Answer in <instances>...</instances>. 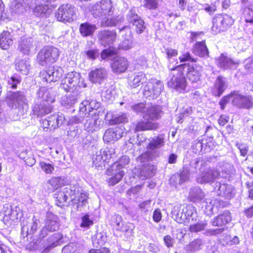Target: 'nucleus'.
I'll use <instances>...</instances> for the list:
<instances>
[{
  "label": "nucleus",
  "instance_id": "obj_1",
  "mask_svg": "<svg viewBox=\"0 0 253 253\" xmlns=\"http://www.w3.org/2000/svg\"><path fill=\"white\" fill-rule=\"evenodd\" d=\"M53 197L55 204L57 207L61 209L70 207L76 211H80L87 204L88 195L79 189H72L66 187L56 191Z\"/></svg>",
  "mask_w": 253,
  "mask_h": 253
},
{
  "label": "nucleus",
  "instance_id": "obj_2",
  "mask_svg": "<svg viewBox=\"0 0 253 253\" xmlns=\"http://www.w3.org/2000/svg\"><path fill=\"white\" fill-rule=\"evenodd\" d=\"M186 65L185 63L181 64L169 69L171 71V78L167 83L169 88L180 93L185 91L187 86V82L184 73Z\"/></svg>",
  "mask_w": 253,
  "mask_h": 253
},
{
  "label": "nucleus",
  "instance_id": "obj_3",
  "mask_svg": "<svg viewBox=\"0 0 253 253\" xmlns=\"http://www.w3.org/2000/svg\"><path fill=\"white\" fill-rule=\"evenodd\" d=\"M231 102L239 109L249 110L253 108V98L251 95H243L234 90L222 98V109L223 105Z\"/></svg>",
  "mask_w": 253,
  "mask_h": 253
},
{
  "label": "nucleus",
  "instance_id": "obj_4",
  "mask_svg": "<svg viewBox=\"0 0 253 253\" xmlns=\"http://www.w3.org/2000/svg\"><path fill=\"white\" fill-rule=\"evenodd\" d=\"M59 49L53 46L47 45L43 47L38 52L37 61L39 64L44 66L56 62L59 56Z\"/></svg>",
  "mask_w": 253,
  "mask_h": 253
},
{
  "label": "nucleus",
  "instance_id": "obj_5",
  "mask_svg": "<svg viewBox=\"0 0 253 253\" xmlns=\"http://www.w3.org/2000/svg\"><path fill=\"white\" fill-rule=\"evenodd\" d=\"M41 102L36 104L33 107V112L38 117H42L51 113L53 110L52 104L54 99L47 90L42 91Z\"/></svg>",
  "mask_w": 253,
  "mask_h": 253
},
{
  "label": "nucleus",
  "instance_id": "obj_6",
  "mask_svg": "<svg viewBox=\"0 0 253 253\" xmlns=\"http://www.w3.org/2000/svg\"><path fill=\"white\" fill-rule=\"evenodd\" d=\"M123 168L124 165L118 161L114 162L106 169L105 173L109 176L106 180L109 186H113L122 180L125 175L122 169Z\"/></svg>",
  "mask_w": 253,
  "mask_h": 253
},
{
  "label": "nucleus",
  "instance_id": "obj_7",
  "mask_svg": "<svg viewBox=\"0 0 253 253\" xmlns=\"http://www.w3.org/2000/svg\"><path fill=\"white\" fill-rule=\"evenodd\" d=\"M76 8L69 3L61 4L54 13L57 21L64 23L74 21L76 16Z\"/></svg>",
  "mask_w": 253,
  "mask_h": 253
},
{
  "label": "nucleus",
  "instance_id": "obj_8",
  "mask_svg": "<svg viewBox=\"0 0 253 253\" xmlns=\"http://www.w3.org/2000/svg\"><path fill=\"white\" fill-rule=\"evenodd\" d=\"M81 75L76 72L68 73L62 80L61 87L66 91L68 92L79 86L80 82Z\"/></svg>",
  "mask_w": 253,
  "mask_h": 253
},
{
  "label": "nucleus",
  "instance_id": "obj_9",
  "mask_svg": "<svg viewBox=\"0 0 253 253\" xmlns=\"http://www.w3.org/2000/svg\"><path fill=\"white\" fill-rule=\"evenodd\" d=\"M58 217L51 213H49L45 220V225L42 229L39 234L40 238L45 237L48 232H52L57 230L59 224L58 222Z\"/></svg>",
  "mask_w": 253,
  "mask_h": 253
},
{
  "label": "nucleus",
  "instance_id": "obj_10",
  "mask_svg": "<svg viewBox=\"0 0 253 253\" xmlns=\"http://www.w3.org/2000/svg\"><path fill=\"white\" fill-rule=\"evenodd\" d=\"M99 107L100 104L95 100H86L82 103V106L80 107V111L84 113V115L86 117L97 118L99 115L98 109Z\"/></svg>",
  "mask_w": 253,
  "mask_h": 253
},
{
  "label": "nucleus",
  "instance_id": "obj_11",
  "mask_svg": "<svg viewBox=\"0 0 253 253\" xmlns=\"http://www.w3.org/2000/svg\"><path fill=\"white\" fill-rule=\"evenodd\" d=\"M113 8L111 0H101L96 2L92 7L93 14L97 16L109 15Z\"/></svg>",
  "mask_w": 253,
  "mask_h": 253
},
{
  "label": "nucleus",
  "instance_id": "obj_12",
  "mask_svg": "<svg viewBox=\"0 0 253 253\" xmlns=\"http://www.w3.org/2000/svg\"><path fill=\"white\" fill-rule=\"evenodd\" d=\"M129 65V62L126 58L117 57L113 59L110 67L113 73L121 74L127 71Z\"/></svg>",
  "mask_w": 253,
  "mask_h": 253
},
{
  "label": "nucleus",
  "instance_id": "obj_13",
  "mask_svg": "<svg viewBox=\"0 0 253 253\" xmlns=\"http://www.w3.org/2000/svg\"><path fill=\"white\" fill-rule=\"evenodd\" d=\"M64 118L62 116L53 114L42 122L43 129H54L63 124Z\"/></svg>",
  "mask_w": 253,
  "mask_h": 253
},
{
  "label": "nucleus",
  "instance_id": "obj_14",
  "mask_svg": "<svg viewBox=\"0 0 253 253\" xmlns=\"http://www.w3.org/2000/svg\"><path fill=\"white\" fill-rule=\"evenodd\" d=\"M130 23L134 27V30L137 34H141L146 29L144 21L137 14L133 13L130 17Z\"/></svg>",
  "mask_w": 253,
  "mask_h": 253
},
{
  "label": "nucleus",
  "instance_id": "obj_15",
  "mask_svg": "<svg viewBox=\"0 0 253 253\" xmlns=\"http://www.w3.org/2000/svg\"><path fill=\"white\" fill-rule=\"evenodd\" d=\"M88 77L91 82L100 84L107 78V75L104 68H99L91 70L89 73Z\"/></svg>",
  "mask_w": 253,
  "mask_h": 253
},
{
  "label": "nucleus",
  "instance_id": "obj_16",
  "mask_svg": "<svg viewBox=\"0 0 253 253\" xmlns=\"http://www.w3.org/2000/svg\"><path fill=\"white\" fill-rule=\"evenodd\" d=\"M97 37L100 41L109 45L116 40L117 33L115 30H103L98 33Z\"/></svg>",
  "mask_w": 253,
  "mask_h": 253
},
{
  "label": "nucleus",
  "instance_id": "obj_17",
  "mask_svg": "<svg viewBox=\"0 0 253 253\" xmlns=\"http://www.w3.org/2000/svg\"><path fill=\"white\" fill-rule=\"evenodd\" d=\"M13 38L8 30H3L0 33V47L3 50H8L12 46Z\"/></svg>",
  "mask_w": 253,
  "mask_h": 253
},
{
  "label": "nucleus",
  "instance_id": "obj_18",
  "mask_svg": "<svg viewBox=\"0 0 253 253\" xmlns=\"http://www.w3.org/2000/svg\"><path fill=\"white\" fill-rule=\"evenodd\" d=\"M158 126L159 125L157 123L140 120L136 123L134 128V132L156 130L158 128Z\"/></svg>",
  "mask_w": 253,
  "mask_h": 253
},
{
  "label": "nucleus",
  "instance_id": "obj_19",
  "mask_svg": "<svg viewBox=\"0 0 253 253\" xmlns=\"http://www.w3.org/2000/svg\"><path fill=\"white\" fill-rule=\"evenodd\" d=\"M111 158L112 157L110 154H108L107 152L104 151L102 154L96 156L93 161V164L96 168L102 169L108 165Z\"/></svg>",
  "mask_w": 253,
  "mask_h": 253
},
{
  "label": "nucleus",
  "instance_id": "obj_20",
  "mask_svg": "<svg viewBox=\"0 0 253 253\" xmlns=\"http://www.w3.org/2000/svg\"><path fill=\"white\" fill-rule=\"evenodd\" d=\"M95 25L88 22L81 23L79 26V32L83 37H92L96 30Z\"/></svg>",
  "mask_w": 253,
  "mask_h": 253
},
{
  "label": "nucleus",
  "instance_id": "obj_21",
  "mask_svg": "<svg viewBox=\"0 0 253 253\" xmlns=\"http://www.w3.org/2000/svg\"><path fill=\"white\" fill-rule=\"evenodd\" d=\"M192 52L200 57H208L209 55L205 41L196 42L193 46Z\"/></svg>",
  "mask_w": 253,
  "mask_h": 253
},
{
  "label": "nucleus",
  "instance_id": "obj_22",
  "mask_svg": "<svg viewBox=\"0 0 253 253\" xmlns=\"http://www.w3.org/2000/svg\"><path fill=\"white\" fill-rule=\"evenodd\" d=\"M47 183L48 189L52 192H54L66 185L64 178L61 176H53L47 181Z\"/></svg>",
  "mask_w": 253,
  "mask_h": 253
},
{
  "label": "nucleus",
  "instance_id": "obj_23",
  "mask_svg": "<svg viewBox=\"0 0 253 253\" xmlns=\"http://www.w3.org/2000/svg\"><path fill=\"white\" fill-rule=\"evenodd\" d=\"M55 7L56 5L51 4L49 6L48 3L37 5L33 9V13L36 16L38 17L46 16L50 14L51 8Z\"/></svg>",
  "mask_w": 253,
  "mask_h": 253
},
{
  "label": "nucleus",
  "instance_id": "obj_24",
  "mask_svg": "<svg viewBox=\"0 0 253 253\" xmlns=\"http://www.w3.org/2000/svg\"><path fill=\"white\" fill-rule=\"evenodd\" d=\"M165 145V138L163 135H160L152 138L147 145V149L151 151L159 149Z\"/></svg>",
  "mask_w": 253,
  "mask_h": 253
},
{
  "label": "nucleus",
  "instance_id": "obj_25",
  "mask_svg": "<svg viewBox=\"0 0 253 253\" xmlns=\"http://www.w3.org/2000/svg\"><path fill=\"white\" fill-rule=\"evenodd\" d=\"M107 241V235L106 232H97L92 239V244L96 248L104 245Z\"/></svg>",
  "mask_w": 253,
  "mask_h": 253
},
{
  "label": "nucleus",
  "instance_id": "obj_26",
  "mask_svg": "<svg viewBox=\"0 0 253 253\" xmlns=\"http://www.w3.org/2000/svg\"><path fill=\"white\" fill-rule=\"evenodd\" d=\"M189 68L187 72V77L189 81L192 83H197L200 80L201 76L199 71L196 69L194 66H190L189 64H187Z\"/></svg>",
  "mask_w": 253,
  "mask_h": 253
},
{
  "label": "nucleus",
  "instance_id": "obj_27",
  "mask_svg": "<svg viewBox=\"0 0 253 253\" xmlns=\"http://www.w3.org/2000/svg\"><path fill=\"white\" fill-rule=\"evenodd\" d=\"M30 64L24 59H21L15 63V68L17 72L23 75H27L30 70Z\"/></svg>",
  "mask_w": 253,
  "mask_h": 253
},
{
  "label": "nucleus",
  "instance_id": "obj_28",
  "mask_svg": "<svg viewBox=\"0 0 253 253\" xmlns=\"http://www.w3.org/2000/svg\"><path fill=\"white\" fill-rule=\"evenodd\" d=\"M146 82L147 78L145 75L143 73L139 72L131 81L130 86L132 88H135Z\"/></svg>",
  "mask_w": 253,
  "mask_h": 253
},
{
  "label": "nucleus",
  "instance_id": "obj_29",
  "mask_svg": "<svg viewBox=\"0 0 253 253\" xmlns=\"http://www.w3.org/2000/svg\"><path fill=\"white\" fill-rule=\"evenodd\" d=\"M10 8L12 12L19 14L25 10L26 6L23 0H14L11 2Z\"/></svg>",
  "mask_w": 253,
  "mask_h": 253
},
{
  "label": "nucleus",
  "instance_id": "obj_30",
  "mask_svg": "<svg viewBox=\"0 0 253 253\" xmlns=\"http://www.w3.org/2000/svg\"><path fill=\"white\" fill-rule=\"evenodd\" d=\"M161 110L157 106H152L147 109L146 115L150 120H157L160 118Z\"/></svg>",
  "mask_w": 253,
  "mask_h": 253
},
{
  "label": "nucleus",
  "instance_id": "obj_31",
  "mask_svg": "<svg viewBox=\"0 0 253 253\" xmlns=\"http://www.w3.org/2000/svg\"><path fill=\"white\" fill-rule=\"evenodd\" d=\"M112 225L116 227L117 230L125 231L126 229L123 227L122 217L119 214L113 216L112 219Z\"/></svg>",
  "mask_w": 253,
  "mask_h": 253
},
{
  "label": "nucleus",
  "instance_id": "obj_32",
  "mask_svg": "<svg viewBox=\"0 0 253 253\" xmlns=\"http://www.w3.org/2000/svg\"><path fill=\"white\" fill-rule=\"evenodd\" d=\"M223 246H233L238 244L240 242L239 239L237 236L232 237L231 235H226L223 238Z\"/></svg>",
  "mask_w": 253,
  "mask_h": 253
},
{
  "label": "nucleus",
  "instance_id": "obj_33",
  "mask_svg": "<svg viewBox=\"0 0 253 253\" xmlns=\"http://www.w3.org/2000/svg\"><path fill=\"white\" fill-rule=\"evenodd\" d=\"M193 210L191 207H186V211L184 212L185 215L187 216L186 219L180 223H183L185 225H188L190 222L196 221V218L192 217L193 214Z\"/></svg>",
  "mask_w": 253,
  "mask_h": 253
},
{
  "label": "nucleus",
  "instance_id": "obj_34",
  "mask_svg": "<svg viewBox=\"0 0 253 253\" xmlns=\"http://www.w3.org/2000/svg\"><path fill=\"white\" fill-rule=\"evenodd\" d=\"M103 139L107 142L115 141L117 139V134L113 128H108L104 134Z\"/></svg>",
  "mask_w": 253,
  "mask_h": 253
},
{
  "label": "nucleus",
  "instance_id": "obj_35",
  "mask_svg": "<svg viewBox=\"0 0 253 253\" xmlns=\"http://www.w3.org/2000/svg\"><path fill=\"white\" fill-rule=\"evenodd\" d=\"M118 53L117 50L113 46H109L108 48L102 50L100 53L101 58L102 59L117 55Z\"/></svg>",
  "mask_w": 253,
  "mask_h": 253
},
{
  "label": "nucleus",
  "instance_id": "obj_36",
  "mask_svg": "<svg viewBox=\"0 0 253 253\" xmlns=\"http://www.w3.org/2000/svg\"><path fill=\"white\" fill-rule=\"evenodd\" d=\"M207 223L205 222H198L190 225L189 230L191 232H198L205 229Z\"/></svg>",
  "mask_w": 253,
  "mask_h": 253
},
{
  "label": "nucleus",
  "instance_id": "obj_37",
  "mask_svg": "<svg viewBox=\"0 0 253 253\" xmlns=\"http://www.w3.org/2000/svg\"><path fill=\"white\" fill-rule=\"evenodd\" d=\"M128 122L127 117L125 115L118 116L114 118L110 119L109 123L110 125H116L120 124H125Z\"/></svg>",
  "mask_w": 253,
  "mask_h": 253
},
{
  "label": "nucleus",
  "instance_id": "obj_38",
  "mask_svg": "<svg viewBox=\"0 0 253 253\" xmlns=\"http://www.w3.org/2000/svg\"><path fill=\"white\" fill-rule=\"evenodd\" d=\"M156 167L154 165L149 164L142 165V171L150 176L154 175L156 174Z\"/></svg>",
  "mask_w": 253,
  "mask_h": 253
},
{
  "label": "nucleus",
  "instance_id": "obj_39",
  "mask_svg": "<svg viewBox=\"0 0 253 253\" xmlns=\"http://www.w3.org/2000/svg\"><path fill=\"white\" fill-rule=\"evenodd\" d=\"M10 94L7 96V99L11 102L21 101L23 97V94L20 91H10Z\"/></svg>",
  "mask_w": 253,
  "mask_h": 253
},
{
  "label": "nucleus",
  "instance_id": "obj_40",
  "mask_svg": "<svg viewBox=\"0 0 253 253\" xmlns=\"http://www.w3.org/2000/svg\"><path fill=\"white\" fill-rule=\"evenodd\" d=\"M97 118H94L92 121L90 119H88L85 124V129L89 132H92L95 130L97 125L96 122Z\"/></svg>",
  "mask_w": 253,
  "mask_h": 253
},
{
  "label": "nucleus",
  "instance_id": "obj_41",
  "mask_svg": "<svg viewBox=\"0 0 253 253\" xmlns=\"http://www.w3.org/2000/svg\"><path fill=\"white\" fill-rule=\"evenodd\" d=\"M235 190L233 186L225 185V188L223 190L224 197L225 199H231L235 195Z\"/></svg>",
  "mask_w": 253,
  "mask_h": 253
},
{
  "label": "nucleus",
  "instance_id": "obj_42",
  "mask_svg": "<svg viewBox=\"0 0 253 253\" xmlns=\"http://www.w3.org/2000/svg\"><path fill=\"white\" fill-rule=\"evenodd\" d=\"M39 165L42 170L46 174H51L54 170V167L50 164L44 162H40Z\"/></svg>",
  "mask_w": 253,
  "mask_h": 253
},
{
  "label": "nucleus",
  "instance_id": "obj_43",
  "mask_svg": "<svg viewBox=\"0 0 253 253\" xmlns=\"http://www.w3.org/2000/svg\"><path fill=\"white\" fill-rule=\"evenodd\" d=\"M123 33V36L127 40L132 38V32L131 27L129 26H125L120 30Z\"/></svg>",
  "mask_w": 253,
  "mask_h": 253
},
{
  "label": "nucleus",
  "instance_id": "obj_44",
  "mask_svg": "<svg viewBox=\"0 0 253 253\" xmlns=\"http://www.w3.org/2000/svg\"><path fill=\"white\" fill-rule=\"evenodd\" d=\"M40 77L44 83H51L53 82L52 78L51 76L50 71L49 70L43 71L42 72H41Z\"/></svg>",
  "mask_w": 253,
  "mask_h": 253
},
{
  "label": "nucleus",
  "instance_id": "obj_45",
  "mask_svg": "<svg viewBox=\"0 0 253 253\" xmlns=\"http://www.w3.org/2000/svg\"><path fill=\"white\" fill-rule=\"evenodd\" d=\"M93 224V221L90 219L89 215L86 213L82 217L81 227H89Z\"/></svg>",
  "mask_w": 253,
  "mask_h": 253
},
{
  "label": "nucleus",
  "instance_id": "obj_46",
  "mask_svg": "<svg viewBox=\"0 0 253 253\" xmlns=\"http://www.w3.org/2000/svg\"><path fill=\"white\" fill-rule=\"evenodd\" d=\"M143 6L148 9H155L158 7L157 0H144Z\"/></svg>",
  "mask_w": 253,
  "mask_h": 253
},
{
  "label": "nucleus",
  "instance_id": "obj_47",
  "mask_svg": "<svg viewBox=\"0 0 253 253\" xmlns=\"http://www.w3.org/2000/svg\"><path fill=\"white\" fill-rule=\"evenodd\" d=\"M179 60L180 62H184L186 61H191L193 62H197V59L192 58L189 52H186L183 53L179 57Z\"/></svg>",
  "mask_w": 253,
  "mask_h": 253
},
{
  "label": "nucleus",
  "instance_id": "obj_48",
  "mask_svg": "<svg viewBox=\"0 0 253 253\" xmlns=\"http://www.w3.org/2000/svg\"><path fill=\"white\" fill-rule=\"evenodd\" d=\"M117 21L115 18H107L101 23L102 27H113L117 24Z\"/></svg>",
  "mask_w": 253,
  "mask_h": 253
},
{
  "label": "nucleus",
  "instance_id": "obj_49",
  "mask_svg": "<svg viewBox=\"0 0 253 253\" xmlns=\"http://www.w3.org/2000/svg\"><path fill=\"white\" fill-rule=\"evenodd\" d=\"M163 240L165 246L167 248H171L173 246L174 243V239L169 235H167L163 238Z\"/></svg>",
  "mask_w": 253,
  "mask_h": 253
},
{
  "label": "nucleus",
  "instance_id": "obj_50",
  "mask_svg": "<svg viewBox=\"0 0 253 253\" xmlns=\"http://www.w3.org/2000/svg\"><path fill=\"white\" fill-rule=\"evenodd\" d=\"M31 45L27 42H22L19 45V48L20 51L25 54H29L31 49Z\"/></svg>",
  "mask_w": 253,
  "mask_h": 253
},
{
  "label": "nucleus",
  "instance_id": "obj_51",
  "mask_svg": "<svg viewBox=\"0 0 253 253\" xmlns=\"http://www.w3.org/2000/svg\"><path fill=\"white\" fill-rule=\"evenodd\" d=\"M152 218L154 222H159L162 218V213L160 209H156L153 213Z\"/></svg>",
  "mask_w": 253,
  "mask_h": 253
},
{
  "label": "nucleus",
  "instance_id": "obj_52",
  "mask_svg": "<svg viewBox=\"0 0 253 253\" xmlns=\"http://www.w3.org/2000/svg\"><path fill=\"white\" fill-rule=\"evenodd\" d=\"M232 216L231 213L228 211H225L222 213V225L226 224L231 222Z\"/></svg>",
  "mask_w": 253,
  "mask_h": 253
},
{
  "label": "nucleus",
  "instance_id": "obj_53",
  "mask_svg": "<svg viewBox=\"0 0 253 253\" xmlns=\"http://www.w3.org/2000/svg\"><path fill=\"white\" fill-rule=\"evenodd\" d=\"M132 110L136 113H141L144 111L145 108V104L143 103H139L134 104L131 107Z\"/></svg>",
  "mask_w": 253,
  "mask_h": 253
},
{
  "label": "nucleus",
  "instance_id": "obj_54",
  "mask_svg": "<svg viewBox=\"0 0 253 253\" xmlns=\"http://www.w3.org/2000/svg\"><path fill=\"white\" fill-rule=\"evenodd\" d=\"M244 68L247 72L249 73H253V59H250L247 60L245 65Z\"/></svg>",
  "mask_w": 253,
  "mask_h": 253
},
{
  "label": "nucleus",
  "instance_id": "obj_55",
  "mask_svg": "<svg viewBox=\"0 0 253 253\" xmlns=\"http://www.w3.org/2000/svg\"><path fill=\"white\" fill-rule=\"evenodd\" d=\"M165 52L168 59L171 58L172 57L176 56L178 55V51L175 49L171 48H166L165 49Z\"/></svg>",
  "mask_w": 253,
  "mask_h": 253
},
{
  "label": "nucleus",
  "instance_id": "obj_56",
  "mask_svg": "<svg viewBox=\"0 0 253 253\" xmlns=\"http://www.w3.org/2000/svg\"><path fill=\"white\" fill-rule=\"evenodd\" d=\"M50 73L52 78L53 82H56L58 81L62 75V73L59 72L58 70H54L52 72L50 71Z\"/></svg>",
  "mask_w": 253,
  "mask_h": 253
},
{
  "label": "nucleus",
  "instance_id": "obj_57",
  "mask_svg": "<svg viewBox=\"0 0 253 253\" xmlns=\"http://www.w3.org/2000/svg\"><path fill=\"white\" fill-rule=\"evenodd\" d=\"M236 146L238 148V149L240 150V154L241 156L244 157L247 154V153L248 152V150H249L248 146H245L244 147H242L243 145L241 144H240L239 143H237L236 144Z\"/></svg>",
  "mask_w": 253,
  "mask_h": 253
},
{
  "label": "nucleus",
  "instance_id": "obj_58",
  "mask_svg": "<svg viewBox=\"0 0 253 253\" xmlns=\"http://www.w3.org/2000/svg\"><path fill=\"white\" fill-rule=\"evenodd\" d=\"M97 52L98 51L96 49H90L85 51V53L88 58L94 60L96 58V54Z\"/></svg>",
  "mask_w": 253,
  "mask_h": 253
},
{
  "label": "nucleus",
  "instance_id": "obj_59",
  "mask_svg": "<svg viewBox=\"0 0 253 253\" xmlns=\"http://www.w3.org/2000/svg\"><path fill=\"white\" fill-rule=\"evenodd\" d=\"M244 213L245 215L248 218H251L253 216V205L247 208L244 210Z\"/></svg>",
  "mask_w": 253,
  "mask_h": 253
},
{
  "label": "nucleus",
  "instance_id": "obj_60",
  "mask_svg": "<svg viewBox=\"0 0 253 253\" xmlns=\"http://www.w3.org/2000/svg\"><path fill=\"white\" fill-rule=\"evenodd\" d=\"M37 244L36 242L32 241L29 243L26 246V250L29 251H33L36 250Z\"/></svg>",
  "mask_w": 253,
  "mask_h": 253
},
{
  "label": "nucleus",
  "instance_id": "obj_61",
  "mask_svg": "<svg viewBox=\"0 0 253 253\" xmlns=\"http://www.w3.org/2000/svg\"><path fill=\"white\" fill-rule=\"evenodd\" d=\"M233 23V20L229 18L227 15H226V17H223L222 19V24L225 25L226 26H228L229 25H232Z\"/></svg>",
  "mask_w": 253,
  "mask_h": 253
},
{
  "label": "nucleus",
  "instance_id": "obj_62",
  "mask_svg": "<svg viewBox=\"0 0 253 253\" xmlns=\"http://www.w3.org/2000/svg\"><path fill=\"white\" fill-rule=\"evenodd\" d=\"M177 156L175 154H170L169 157L168 163L169 164H175L176 162Z\"/></svg>",
  "mask_w": 253,
  "mask_h": 253
},
{
  "label": "nucleus",
  "instance_id": "obj_63",
  "mask_svg": "<svg viewBox=\"0 0 253 253\" xmlns=\"http://www.w3.org/2000/svg\"><path fill=\"white\" fill-rule=\"evenodd\" d=\"M192 112V109L191 107H190L188 109H186L181 113V117H185L188 116L190 114H191Z\"/></svg>",
  "mask_w": 253,
  "mask_h": 253
},
{
  "label": "nucleus",
  "instance_id": "obj_64",
  "mask_svg": "<svg viewBox=\"0 0 253 253\" xmlns=\"http://www.w3.org/2000/svg\"><path fill=\"white\" fill-rule=\"evenodd\" d=\"M98 253H110V250L109 248L103 247L98 249Z\"/></svg>",
  "mask_w": 253,
  "mask_h": 253
}]
</instances>
